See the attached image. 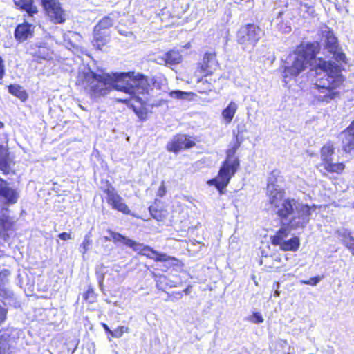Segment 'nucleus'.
Returning a JSON list of instances; mask_svg holds the SVG:
<instances>
[{
    "instance_id": "1",
    "label": "nucleus",
    "mask_w": 354,
    "mask_h": 354,
    "mask_svg": "<svg viewBox=\"0 0 354 354\" xmlns=\"http://www.w3.org/2000/svg\"><path fill=\"white\" fill-rule=\"evenodd\" d=\"M76 85L86 91L91 97L98 98L109 94L111 86L116 91L130 95L128 99L117 101L131 108L141 121L150 113L149 100L153 88L148 76L135 71L97 74L90 71L79 75Z\"/></svg>"
},
{
    "instance_id": "2",
    "label": "nucleus",
    "mask_w": 354,
    "mask_h": 354,
    "mask_svg": "<svg viewBox=\"0 0 354 354\" xmlns=\"http://www.w3.org/2000/svg\"><path fill=\"white\" fill-rule=\"evenodd\" d=\"M268 203L277 216L281 227L270 236L273 246L279 247L282 251L296 252L300 247V239L294 236L286 240L292 230L304 229L309 223L312 212L317 209L315 205L301 204L297 209L295 198L285 197L283 189H273L268 193Z\"/></svg>"
},
{
    "instance_id": "3",
    "label": "nucleus",
    "mask_w": 354,
    "mask_h": 354,
    "mask_svg": "<svg viewBox=\"0 0 354 354\" xmlns=\"http://www.w3.org/2000/svg\"><path fill=\"white\" fill-rule=\"evenodd\" d=\"M320 35L324 40V48L333 55V57L337 63L325 60L322 57L318 59L314 70L317 75L318 70L324 72L326 78L318 79V82L311 88V93L317 103H329L340 97L339 90L344 88L346 82V77L342 74V64H347L348 60L331 28L325 26L321 30Z\"/></svg>"
},
{
    "instance_id": "4",
    "label": "nucleus",
    "mask_w": 354,
    "mask_h": 354,
    "mask_svg": "<svg viewBox=\"0 0 354 354\" xmlns=\"http://www.w3.org/2000/svg\"><path fill=\"white\" fill-rule=\"evenodd\" d=\"M236 128V132L233 131L232 142L225 151L226 156L221 164L217 176L207 181V184L214 186L220 195L225 194L226 187L240 168V160L236 153L245 140L243 133L247 129L244 123L238 124Z\"/></svg>"
},
{
    "instance_id": "5",
    "label": "nucleus",
    "mask_w": 354,
    "mask_h": 354,
    "mask_svg": "<svg viewBox=\"0 0 354 354\" xmlns=\"http://www.w3.org/2000/svg\"><path fill=\"white\" fill-rule=\"evenodd\" d=\"M321 45L319 41H315L308 43H301L294 51L296 57L290 66H286L283 71V77L286 79H292L297 77L304 71L310 62L315 59L320 53Z\"/></svg>"
},
{
    "instance_id": "6",
    "label": "nucleus",
    "mask_w": 354,
    "mask_h": 354,
    "mask_svg": "<svg viewBox=\"0 0 354 354\" xmlns=\"http://www.w3.org/2000/svg\"><path fill=\"white\" fill-rule=\"evenodd\" d=\"M113 26V19L109 15L103 17L94 26L91 44L95 50L102 51L109 46L111 40V28Z\"/></svg>"
},
{
    "instance_id": "7",
    "label": "nucleus",
    "mask_w": 354,
    "mask_h": 354,
    "mask_svg": "<svg viewBox=\"0 0 354 354\" xmlns=\"http://www.w3.org/2000/svg\"><path fill=\"white\" fill-rule=\"evenodd\" d=\"M221 64L217 59V53L214 51H206L202 58L196 63L194 75L210 76V80H220L221 75Z\"/></svg>"
},
{
    "instance_id": "8",
    "label": "nucleus",
    "mask_w": 354,
    "mask_h": 354,
    "mask_svg": "<svg viewBox=\"0 0 354 354\" xmlns=\"http://www.w3.org/2000/svg\"><path fill=\"white\" fill-rule=\"evenodd\" d=\"M263 35V30L255 23H248L240 26L236 33L237 43L242 46L243 50L253 49L259 41Z\"/></svg>"
},
{
    "instance_id": "9",
    "label": "nucleus",
    "mask_w": 354,
    "mask_h": 354,
    "mask_svg": "<svg viewBox=\"0 0 354 354\" xmlns=\"http://www.w3.org/2000/svg\"><path fill=\"white\" fill-rule=\"evenodd\" d=\"M132 250L139 255L145 256L148 259L153 260L155 262L167 263L166 267L167 269L176 270L178 268H180L183 265L181 261L175 257L160 252L153 248L141 243L136 241V245H133Z\"/></svg>"
},
{
    "instance_id": "10",
    "label": "nucleus",
    "mask_w": 354,
    "mask_h": 354,
    "mask_svg": "<svg viewBox=\"0 0 354 354\" xmlns=\"http://www.w3.org/2000/svg\"><path fill=\"white\" fill-rule=\"evenodd\" d=\"M106 187L103 189V192L106 195V200L108 205L112 209L122 213L124 215H129L136 217V214L132 213L130 207L126 203L124 198L118 193L112 185L106 181Z\"/></svg>"
},
{
    "instance_id": "11",
    "label": "nucleus",
    "mask_w": 354,
    "mask_h": 354,
    "mask_svg": "<svg viewBox=\"0 0 354 354\" xmlns=\"http://www.w3.org/2000/svg\"><path fill=\"white\" fill-rule=\"evenodd\" d=\"M198 138L186 133H177L167 143L166 149L169 153L178 154L196 146Z\"/></svg>"
},
{
    "instance_id": "12",
    "label": "nucleus",
    "mask_w": 354,
    "mask_h": 354,
    "mask_svg": "<svg viewBox=\"0 0 354 354\" xmlns=\"http://www.w3.org/2000/svg\"><path fill=\"white\" fill-rule=\"evenodd\" d=\"M41 5L49 20L55 24H63L66 13L58 0H41Z\"/></svg>"
},
{
    "instance_id": "13",
    "label": "nucleus",
    "mask_w": 354,
    "mask_h": 354,
    "mask_svg": "<svg viewBox=\"0 0 354 354\" xmlns=\"http://www.w3.org/2000/svg\"><path fill=\"white\" fill-rule=\"evenodd\" d=\"M150 216L158 222H165L168 220L170 212L167 205L161 200L156 198L148 207Z\"/></svg>"
},
{
    "instance_id": "14",
    "label": "nucleus",
    "mask_w": 354,
    "mask_h": 354,
    "mask_svg": "<svg viewBox=\"0 0 354 354\" xmlns=\"http://www.w3.org/2000/svg\"><path fill=\"white\" fill-rule=\"evenodd\" d=\"M342 149L346 153H350L354 151V120L349 125L341 132Z\"/></svg>"
},
{
    "instance_id": "15",
    "label": "nucleus",
    "mask_w": 354,
    "mask_h": 354,
    "mask_svg": "<svg viewBox=\"0 0 354 354\" xmlns=\"http://www.w3.org/2000/svg\"><path fill=\"white\" fill-rule=\"evenodd\" d=\"M34 26L27 21L18 24L14 31L16 41L22 43L31 38L34 35Z\"/></svg>"
},
{
    "instance_id": "16",
    "label": "nucleus",
    "mask_w": 354,
    "mask_h": 354,
    "mask_svg": "<svg viewBox=\"0 0 354 354\" xmlns=\"http://www.w3.org/2000/svg\"><path fill=\"white\" fill-rule=\"evenodd\" d=\"M197 77L196 91L200 94L207 95L214 90V84L218 80H210V76L194 75Z\"/></svg>"
},
{
    "instance_id": "17",
    "label": "nucleus",
    "mask_w": 354,
    "mask_h": 354,
    "mask_svg": "<svg viewBox=\"0 0 354 354\" xmlns=\"http://www.w3.org/2000/svg\"><path fill=\"white\" fill-rule=\"evenodd\" d=\"M0 197L3 198L8 204H15L17 202L19 194L16 189L9 187L8 183L0 178Z\"/></svg>"
},
{
    "instance_id": "18",
    "label": "nucleus",
    "mask_w": 354,
    "mask_h": 354,
    "mask_svg": "<svg viewBox=\"0 0 354 354\" xmlns=\"http://www.w3.org/2000/svg\"><path fill=\"white\" fill-rule=\"evenodd\" d=\"M14 3L17 10L26 12L28 17H33L38 13L34 0H14Z\"/></svg>"
},
{
    "instance_id": "19",
    "label": "nucleus",
    "mask_w": 354,
    "mask_h": 354,
    "mask_svg": "<svg viewBox=\"0 0 354 354\" xmlns=\"http://www.w3.org/2000/svg\"><path fill=\"white\" fill-rule=\"evenodd\" d=\"M332 160H330L326 162H321L320 165L329 174H342L346 168L345 164L343 162H333Z\"/></svg>"
},
{
    "instance_id": "20",
    "label": "nucleus",
    "mask_w": 354,
    "mask_h": 354,
    "mask_svg": "<svg viewBox=\"0 0 354 354\" xmlns=\"http://www.w3.org/2000/svg\"><path fill=\"white\" fill-rule=\"evenodd\" d=\"M10 94L25 102L28 99V93L23 87L17 84H10L7 86Z\"/></svg>"
},
{
    "instance_id": "21",
    "label": "nucleus",
    "mask_w": 354,
    "mask_h": 354,
    "mask_svg": "<svg viewBox=\"0 0 354 354\" xmlns=\"http://www.w3.org/2000/svg\"><path fill=\"white\" fill-rule=\"evenodd\" d=\"M101 325L107 334V337L109 341L113 338H120L123 336L124 333L129 331L128 327L124 326H119L114 330H111L106 324L102 323Z\"/></svg>"
},
{
    "instance_id": "22",
    "label": "nucleus",
    "mask_w": 354,
    "mask_h": 354,
    "mask_svg": "<svg viewBox=\"0 0 354 354\" xmlns=\"http://www.w3.org/2000/svg\"><path fill=\"white\" fill-rule=\"evenodd\" d=\"M108 232L109 233L111 239L114 243H121L131 248V249L133 248V245H136L135 241L126 237L119 232H114L111 230H108Z\"/></svg>"
},
{
    "instance_id": "23",
    "label": "nucleus",
    "mask_w": 354,
    "mask_h": 354,
    "mask_svg": "<svg viewBox=\"0 0 354 354\" xmlns=\"http://www.w3.org/2000/svg\"><path fill=\"white\" fill-rule=\"evenodd\" d=\"M162 59L167 65H176L182 62V56L178 50H170L164 54Z\"/></svg>"
},
{
    "instance_id": "24",
    "label": "nucleus",
    "mask_w": 354,
    "mask_h": 354,
    "mask_svg": "<svg viewBox=\"0 0 354 354\" xmlns=\"http://www.w3.org/2000/svg\"><path fill=\"white\" fill-rule=\"evenodd\" d=\"M335 153V147L331 141L326 142L320 149V158L322 162L333 160Z\"/></svg>"
},
{
    "instance_id": "25",
    "label": "nucleus",
    "mask_w": 354,
    "mask_h": 354,
    "mask_svg": "<svg viewBox=\"0 0 354 354\" xmlns=\"http://www.w3.org/2000/svg\"><path fill=\"white\" fill-rule=\"evenodd\" d=\"M237 109V104L234 102L231 101L227 107L222 111L221 115L226 124H230L232 121Z\"/></svg>"
},
{
    "instance_id": "26",
    "label": "nucleus",
    "mask_w": 354,
    "mask_h": 354,
    "mask_svg": "<svg viewBox=\"0 0 354 354\" xmlns=\"http://www.w3.org/2000/svg\"><path fill=\"white\" fill-rule=\"evenodd\" d=\"M52 54L51 49L48 46L43 44L38 46L37 50L34 52L32 56L35 60L40 61L51 58Z\"/></svg>"
},
{
    "instance_id": "27",
    "label": "nucleus",
    "mask_w": 354,
    "mask_h": 354,
    "mask_svg": "<svg viewBox=\"0 0 354 354\" xmlns=\"http://www.w3.org/2000/svg\"><path fill=\"white\" fill-rule=\"evenodd\" d=\"M10 337L6 333H0V354H6L10 350Z\"/></svg>"
},
{
    "instance_id": "28",
    "label": "nucleus",
    "mask_w": 354,
    "mask_h": 354,
    "mask_svg": "<svg viewBox=\"0 0 354 354\" xmlns=\"http://www.w3.org/2000/svg\"><path fill=\"white\" fill-rule=\"evenodd\" d=\"M156 287L158 290L165 291L167 288L173 287L171 281L167 276L159 275L156 279Z\"/></svg>"
},
{
    "instance_id": "29",
    "label": "nucleus",
    "mask_w": 354,
    "mask_h": 354,
    "mask_svg": "<svg viewBox=\"0 0 354 354\" xmlns=\"http://www.w3.org/2000/svg\"><path fill=\"white\" fill-rule=\"evenodd\" d=\"M169 95L175 99H192L196 96L193 92H185L180 90H174L169 92Z\"/></svg>"
},
{
    "instance_id": "30",
    "label": "nucleus",
    "mask_w": 354,
    "mask_h": 354,
    "mask_svg": "<svg viewBox=\"0 0 354 354\" xmlns=\"http://www.w3.org/2000/svg\"><path fill=\"white\" fill-rule=\"evenodd\" d=\"M14 222L10 216H3L0 218V234L6 232L12 228Z\"/></svg>"
},
{
    "instance_id": "31",
    "label": "nucleus",
    "mask_w": 354,
    "mask_h": 354,
    "mask_svg": "<svg viewBox=\"0 0 354 354\" xmlns=\"http://www.w3.org/2000/svg\"><path fill=\"white\" fill-rule=\"evenodd\" d=\"M84 300L89 304H93L97 301V295L95 292L94 288L88 286L87 290L83 294Z\"/></svg>"
},
{
    "instance_id": "32",
    "label": "nucleus",
    "mask_w": 354,
    "mask_h": 354,
    "mask_svg": "<svg viewBox=\"0 0 354 354\" xmlns=\"http://www.w3.org/2000/svg\"><path fill=\"white\" fill-rule=\"evenodd\" d=\"M91 244H92V240L91 239V235L90 234L85 235L84 237V239L80 245V247L82 248V251H81L82 253L86 254L88 252Z\"/></svg>"
},
{
    "instance_id": "33",
    "label": "nucleus",
    "mask_w": 354,
    "mask_h": 354,
    "mask_svg": "<svg viewBox=\"0 0 354 354\" xmlns=\"http://www.w3.org/2000/svg\"><path fill=\"white\" fill-rule=\"evenodd\" d=\"M322 279V277L319 276H315L310 278L308 280H302L301 281V283L310 286H315L317 285Z\"/></svg>"
},
{
    "instance_id": "34",
    "label": "nucleus",
    "mask_w": 354,
    "mask_h": 354,
    "mask_svg": "<svg viewBox=\"0 0 354 354\" xmlns=\"http://www.w3.org/2000/svg\"><path fill=\"white\" fill-rule=\"evenodd\" d=\"M167 194V187L165 185V181H162L160 183V185L157 190L156 196L158 197L162 198L165 196Z\"/></svg>"
},
{
    "instance_id": "35",
    "label": "nucleus",
    "mask_w": 354,
    "mask_h": 354,
    "mask_svg": "<svg viewBox=\"0 0 354 354\" xmlns=\"http://www.w3.org/2000/svg\"><path fill=\"white\" fill-rule=\"evenodd\" d=\"M6 69L3 59L0 56V83H2V80L6 75Z\"/></svg>"
},
{
    "instance_id": "36",
    "label": "nucleus",
    "mask_w": 354,
    "mask_h": 354,
    "mask_svg": "<svg viewBox=\"0 0 354 354\" xmlns=\"http://www.w3.org/2000/svg\"><path fill=\"white\" fill-rule=\"evenodd\" d=\"M263 318L262 317V315L258 313V312H255V313H253L252 315V319H251V321L254 323V324H260V323H262L263 322Z\"/></svg>"
},
{
    "instance_id": "37",
    "label": "nucleus",
    "mask_w": 354,
    "mask_h": 354,
    "mask_svg": "<svg viewBox=\"0 0 354 354\" xmlns=\"http://www.w3.org/2000/svg\"><path fill=\"white\" fill-rule=\"evenodd\" d=\"M348 241L346 243V247L350 250L352 255L354 256V238L351 236L348 237Z\"/></svg>"
},
{
    "instance_id": "38",
    "label": "nucleus",
    "mask_w": 354,
    "mask_h": 354,
    "mask_svg": "<svg viewBox=\"0 0 354 354\" xmlns=\"http://www.w3.org/2000/svg\"><path fill=\"white\" fill-rule=\"evenodd\" d=\"M279 173H280V171L278 170H272L270 173V175L271 176L270 178L272 179L271 180L272 183H274L277 181V178H278Z\"/></svg>"
},
{
    "instance_id": "39",
    "label": "nucleus",
    "mask_w": 354,
    "mask_h": 354,
    "mask_svg": "<svg viewBox=\"0 0 354 354\" xmlns=\"http://www.w3.org/2000/svg\"><path fill=\"white\" fill-rule=\"evenodd\" d=\"M58 237L63 240V241H67V240H69L71 239V234L70 233H68L66 232H63L62 233H60L59 235H58Z\"/></svg>"
},
{
    "instance_id": "40",
    "label": "nucleus",
    "mask_w": 354,
    "mask_h": 354,
    "mask_svg": "<svg viewBox=\"0 0 354 354\" xmlns=\"http://www.w3.org/2000/svg\"><path fill=\"white\" fill-rule=\"evenodd\" d=\"M264 269L266 270V271H271L272 270H275L277 271H280V267L278 266H274V264L273 265H267V264H265L264 265Z\"/></svg>"
},
{
    "instance_id": "41",
    "label": "nucleus",
    "mask_w": 354,
    "mask_h": 354,
    "mask_svg": "<svg viewBox=\"0 0 354 354\" xmlns=\"http://www.w3.org/2000/svg\"><path fill=\"white\" fill-rule=\"evenodd\" d=\"M6 310L0 306V323L3 322L6 319Z\"/></svg>"
},
{
    "instance_id": "42",
    "label": "nucleus",
    "mask_w": 354,
    "mask_h": 354,
    "mask_svg": "<svg viewBox=\"0 0 354 354\" xmlns=\"http://www.w3.org/2000/svg\"><path fill=\"white\" fill-rule=\"evenodd\" d=\"M272 260L273 262L280 263L281 259L280 257H272Z\"/></svg>"
},
{
    "instance_id": "43",
    "label": "nucleus",
    "mask_w": 354,
    "mask_h": 354,
    "mask_svg": "<svg viewBox=\"0 0 354 354\" xmlns=\"http://www.w3.org/2000/svg\"><path fill=\"white\" fill-rule=\"evenodd\" d=\"M3 127H4L3 123L0 121V129H2Z\"/></svg>"
}]
</instances>
